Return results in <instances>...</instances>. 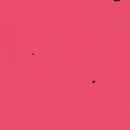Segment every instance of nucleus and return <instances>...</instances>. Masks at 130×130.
Returning a JSON list of instances; mask_svg holds the SVG:
<instances>
[{"label": "nucleus", "mask_w": 130, "mask_h": 130, "mask_svg": "<svg viewBox=\"0 0 130 130\" xmlns=\"http://www.w3.org/2000/svg\"><path fill=\"white\" fill-rule=\"evenodd\" d=\"M114 2H119L120 0H114Z\"/></svg>", "instance_id": "obj_1"}]
</instances>
